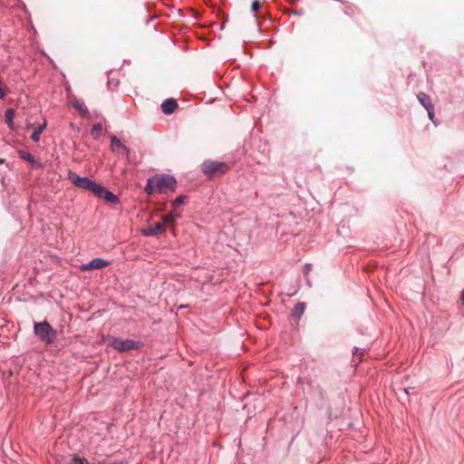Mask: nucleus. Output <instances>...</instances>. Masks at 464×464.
<instances>
[{"instance_id": "1", "label": "nucleus", "mask_w": 464, "mask_h": 464, "mask_svg": "<svg viewBox=\"0 0 464 464\" xmlns=\"http://www.w3.org/2000/svg\"><path fill=\"white\" fill-rule=\"evenodd\" d=\"M177 181L169 175H156L147 180L145 191L148 194L167 193L169 190L174 191Z\"/></svg>"}, {"instance_id": "2", "label": "nucleus", "mask_w": 464, "mask_h": 464, "mask_svg": "<svg viewBox=\"0 0 464 464\" xmlns=\"http://www.w3.org/2000/svg\"><path fill=\"white\" fill-rule=\"evenodd\" d=\"M228 169V165L223 161L208 160L201 165L202 172L210 179L223 175Z\"/></svg>"}, {"instance_id": "3", "label": "nucleus", "mask_w": 464, "mask_h": 464, "mask_svg": "<svg viewBox=\"0 0 464 464\" xmlns=\"http://www.w3.org/2000/svg\"><path fill=\"white\" fill-rule=\"evenodd\" d=\"M108 345L120 353H124L130 350H139L142 347V343L140 342L130 339L122 340L117 337H110L108 339Z\"/></svg>"}, {"instance_id": "4", "label": "nucleus", "mask_w": 464, "mask_h": 464, "mask_svg": "<svg viewBox=\"0 0 464 464\" xmlns=\"http://www.w3.org/2000/svg\"><path fill=\"white\" fill-rule=\"evenodd\" d=\"M68 179L78 188L94 193L98 184L86 177H80L77 173L70 170Z\"/></svg>"}, {"instance_id": "5", "label": "nucleus", "mask_w": 464, "mask_h": 464, "mask_svg": "<svg viewBox=\"0 0 464 464\" xmlns=\"http://www.w3.org/2000/svg\"><path fill=\"white\" fill-rule=\"evenodd\" d=\"M34 333L46 343H53L56 336V331L47 322L36 323Z\"/></svg>"}, {"instance_id": "6", "label": "nucleus", "mask_w": 464, "mask_h": 464, "mask_svg": "<svg viewBox=\"0 0 464 464\" xmlns=\"http://www.w3.org/2000/svg\"><path fill=\"white\" fill-rule=\"evenodd\" d=\"M93 195L100 198H103L108 203H113L116 204L119 202L118 197L111 193V191L107 190L104 187H102L98 184Z\"/></svg>"}, {"instance_id": "7", "label": "nucleus", "mask_w": 464, "mask_h": 464, "mask_svg": "<svg viewBox=\"0 0 464 464\" xmlns=\"http://www.w3.org/2000/svg\"><path fill=\"white\" fill-rule=\"evenodd\" d=\"M109 262L102 258H94L89 263L83 264L80 266L82 271L94 270V269H102L107 266H109Z\"/></svg>"}, {"instance_id": "8", "label": "nucleus", "mask_w": 464, "mask_h": 464, "mask_svg": "<svg viewBox=\"0 0 464 464\" xmlns=\"http://www.w3.org/2000/svg\"><path fill=\"white\" fill-rule=\"evenodd\" d=\"M178 108V102L174 99H167L161 104V110L165 114H171Z\"/></svg>"}, {"instance_id": "9", "label": "nucleus", "mask_w": 464, "mask_h": 464, "mask_svg": "<svg viewBox=\"0 0 464 464\" xmlns=\"http://www.w3.org/2000/svg\"><path fill=\"white\" fill-rule=\"evenodd\" d=\"M180 212L173 210L169 214L162 217L161 224H164V227L167 226H173L176 219L180 218Z\"/></svg>"}, {"instance_id": "10", "label": "nucleus", "mask_w": 464, "mask_h": 464, "mask_svg": "<svg viewBox=\"0 0 464 464\" xmlns=\"http://www.w3.org/2000/svg\"><path fill=\"white\" fill-rule=\"evenodd\" d=\"M165 231L164 224L157 222L151 225L147 230L144 231L145 236H157Z\"/></svg>"}, {"instance_id": "11", "label": "nucleus", "mask_w": 464, "mask_h": 464, "mask_svg": "<svg viewBox=\"0 0 464 464\" xmlns=\"http://www.w3.org/2000/svg\"><path fill=\"white\" fill-rule=\"evenodd\" d=\"M45 127H46L45 121H44L43 124H39L37 127H34V124H33V123H27V129H29V128L34 129V132L31 136V138L34 141H38L40 140V135L43 132V130L45 129Z\"/></svg>"}, {"instance_id": "12", "label": "nucleus", "mask_w": 464, "mask_h": 464, "mask_svg": "<svg viewBox=\"0 0 464 464\" xmlns=\"http://www.w3.org/2000/svg\"><path fill=\"white\" fill-rule=\"evenodd\" d=\"M418 100L419 102H420V104L425 108V109H428V108H430L432 107L433 105L431 104V102H430V98L429 95H427L426 93L424 92H420L418 94Z\"/></svg>"}, {"instance_id": "13", "label": "nucleus", "mask_w": 464, "mask_h": 464, "mask_svg": "<svg viewBox=\"0 0 464 464\" xmlns=\"http://www.w3.org/2000/svg\"><path fill=\"white\" fill-rule=\"evenodd\" d=\"M72 107L77 110L82 116H86L88 114V109L83 102L74 101L72 102Z\"/></svg>"}, {"instance_id": "14", "label": "nucleus", "mask_w": 464, "mask_h": 464, "mask_svg": "<svg viewBox=\"0 0 464 464\" xmlns=\"http://www.w3.org/2000/svg\"><path fill=\"white\" fill-rule=\"evenodd\" d=\"M125 145L121 143V141L115 136L111 139V150L117 152L120 150H122Z\"/></svg>"}, {"instance_id": "15", "label": "nucleus", "mask_w": 464, "mask_h": 464, "mask_svg": "<svg viewBox=\"0 0 464 464\" xmlns=\"http://www.w3.org/2000/svg\"><path fill=\"white\" fill-rule=\"evenodd\" d=\"M305 304L304 303H297L294 307V316L296 319H300L304 312Z\"/></svg>"}, {"instance_id": "16", "label": "nucleus", "mask_w": 464, "mask_h": 464, "mask_svg": "<svg viewBox=\"0 0 464 464\" xmlns=\"http://www.w3.org/2000/svg\"><path fill=\"white\" fill-rule=\"evenodd\" d=\"M102 133V127L100 123L94 124L91 130V135L94 140L101 137Z\"/></svg>"}, {"instance_id": "17", "label": "nucleus", "mask_w": 464, "mask_h": 464, "mask_svg": "<svg viewBox=\"0 0 464 464\" xmlns=\"http://www.w3.org/2000/svg\"><path fill=\"white\" fill-rule=\"evenodd\" d=\"M14 116V111L13 109H8L5 111V121L11 129H14V122H13Z\"/></svg>"}, {"instance_id": "18", "label": "nucleus", "mask_w": 464, "mask_h": 464, "mask_svg": "<svg viewBox=\"0 0 464 464\" xmlns=\"http://www.w3.org/2000/svg\"><path fill=\"white\" fill-rule=\"evenodd\" d=\"M263 2L261 0H254L251 5V12L256 14L262 9Z\"/></svg>"}, {"instance_id": "19", "label": "nucleus", "mask_w": 464, "mask_h": 464, "mask_svg": "<svg viewBox=\"0 0 464 464\" xmlns=\"http://www.w3.org/2000/svg\"><path fill=\"white\" fill-rule=\"evenodd\" d=\"M19 155L23 160H24L30 163L34 162V157L27 151L21 150V151H19Z\"/></svg>"}, {"instance_id": "20", "label": "nucleus", "mask_w": 464, "mask_h": 464, "mask_svg": "<svg viewBox=\"0 0 464 464\" xmlns=\"http://www.w3.org/2000/svg\"><path fill=\"white\" fill-rule=\"evenodd\" d=\"M353 361H357V362H359L362 361L363 353L359 348H354V352H353Z\"/></svg>"}, {"instance_id": "21", "label": "nucleus", "mask_w": 464, "mask_h": 464, "mask_svg": "<svg viewBox=\"0 0 464 464\" xmlns=\"http://www.w3.org/2000/svg\"><path fill=\"white\" fill-rule=\"evenodd\" d=\"M186 197L184 196H179L173 202H172V206L174 207V208L176 209L178 207H179L180 205H182L184 203V200H185Z\"/></svg>"}, {"instance_id": "22", "label": "nucleus", "mask_w": 464, "mask_h": 464, "mask_svg": "<svg viewBox=\"0 0 464 464\" xmlns=\"http://www.w3.org/2000/svg\"><path fill=\"white\" fill-rule=\"evenodd\" d=\"M122 152L124 153V155L126 156V159L129 162H131V159H130V150L124 146V148L121 150Z\"/></svg>"}, {"instance_id": "23", "label": "nucleus", "mask_w": 464, "mask_h": 464, "mask_svg": "<svg viewBox=\"0 0 464 464\" xmlns=\"http://www.w3.org/2000/svg\"><path fill=\"white\" fill-rule=\"evenodd\" d=\"M426 110H427V111H428V116H429L430 120L433 121L434 116H435V114H434V108H433V106H432V107H430V108H428V109H426Z\"/></svg>"}, {"instance_id": "24", "label": "nucleus", "mask_w": 464, "mask_h": 464, "mask_svg": "<svg viewBox=\"0 0 464 464\" xmlns=\"http://www.w3.org/2000/svg\"><path fill=\"white\" fill-rule=\"evenodd\" d=\"M461 300H462V304H464V289H463V292H462V295H461Z\"/></svg>"}, {"instance_id": "25", "label": "nucleus", "mask_w": 464, "mask_h": 464, "mask_svg": "<svg viewBox=\"0 0 464 464\" xmlns=\"http://www.w3.org/2000/svg\"><path fill=\"white\" fill-rule=\"evenodd\" d=\"M4 162H5V160L4 159H0V164H2Z\"/></svg>"}]
</instances>
